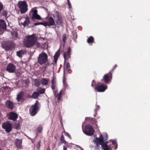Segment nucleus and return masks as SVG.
Listing matches in <instances>:
<instances>
[{"label": "nucleus", "instance_id": "f257e3e1", "mask_svg": "<svg viewBox=\"0 0 150 150\" xmlns=\"http://www.w3.org/2000/svg\"><path fill=\"white\" fill-rule=\"evenodd\" d=\"M37 39L35 35H32L28 36L24 39L23 43L24 45L27 47H29L35 45V46L38 47L40 45V43L36 42Z\"/></svg>", "mask_w": 150, "mask_h": 150}, {"label": "nucleus", "instance_id": "f03ea898", "mask_svg": "<svg viewBox=\"0 0 150 150\" xmlns=\"http://www.w3.org/2000/svg\"><path fill=\"white\" fill-rule=\"evenodd\" d=\"M93 141L94 143H96L97 146L101 145L104 150H111L112 149V148L110 146H108L107 145L108 142L104 143L103 138L102 134H100L99 137H96Z\"/></svg>", "mask_w": 150, "mask_h": 150}, {"label": "nucleus", "instance_id": "7ed1b4c3", "mask_svg": "<svg viewBox=\"0 0 150 150\" xmlns=\"http://www.w3.org/2000/svg\"><path fill=\"white\" fill-rule=\"evenodd\" d=\"M38 63L41 65L45 64L48 62V55L44 52L40 54L38 57Z\"/></svg>", "mask_w": 150, "mask_h": 150}, {"label": "nucleus", "instance_id": "20e7f679", "mask_svg": "<svg viewBox=\"0 0 150 150\" xmlns=\"http://www.w3.org/2000/svg\"><path fill=\"white\" fill-rule=\"evenodd\" d=\"M39 103L38 101H36L35 103L32 105L30 108L29 111L30 113L31 116L35 115L39 110Z\"/></svg>", "mask_w": 150, "mask_h": 150}, {"label": "nucleus", "instance_id": "39448f33", "mask_svg": "<svg viewBox=\"0 0 150 150\" xmlns=\"http://www.w3.org/2000/svg\"><path fill=\"white\" fill-rule=\"evenodd\" d=\"M18 22L25 27L28 25L30 22V18L28 16L18 18Z\"/></svg>", "mask_w": 150, "mask_h": 150}, {"label": "nucleus", "instance_id": "423d86ee", "mask_svg": "<svg viewBox=\"0 0 150 150\" xmlns=\"http://www.w3.org/2000/svg\"><path fill=\"white\" fill-rule=\"evenodd\" d=\"M18 6L20 8L21 13H25L28 10V5L25 1H19L18 3Z\"/></svg>", "mask_w": 150, "mask_h": 150}, {"label": "nucleus", "instance_id": "0eeeda50", "mask_svg": "<svg viewBox=\"0 0 150 150\" xmlns=\"http://www.w3.org/2000/svg\"><path fill=\"white\" fill-rule=\"evenodd\" d=\"M83 132L89 136L92 135L94 131L92 126L90 125H88L85 127V130H84L83 129Z\"/></svg>", "mask_w": 150, "mask_h": 150}, {"label": "nucleus", "instance_id": "6e6552de", "mask_svg": "<svg viewBox=\"0 0 150 150\" xmlns=\"http://www.w3.org/2000/svg\"><path fill=\"white\" fill-rule=\"evenodd\" d=\"M32 13V16L31 17L32 19H36L39 20L41 19L40 16L37 14L38 11L35 8H33L30 11Z\"/></svg>", "mask_w": 150, "mask_h": 150}, {"label": "nucleus", "instance_id": "1a4fd4ad", "mask_svg": "<svg viewBox=\"0 0 150 150\" xmlns=\"http://www.w3.org/2000/svg\"><path fill=\"white\" fill-rule=\"evenodd\" d=\"M107 86L103 84H98L95 88V89L98 92H103L107 88Z\"/></svg>", "mask_w": 150, "mask_h": 150}, {"label": "nucleus", "instance_id": "9d476101", "mask_svg": "<svg viewBox=\"0 0 150 150\" xmlns=\"http://www.w3.org/2000/svg\"><path fill=\"white\" fill-rule=\"evenodd\" d=\"M16 70V66L12 63L8 64L7 66L6 70L10 73L15 72Z\"/></svg>", "mask_w": 150, "mask_h": 150}, {"label": "nucleus", "instance_id": "9b49d317", "mask_svg": "<svg viewBox=\"0 0 150 150\" xmlns=\"http://www.w3.org/2000/svg\"><path fill=\"white\" fill-rule=\"evenodd\" d=\"M2 126L7 132H9L11 130L12 126L11 124L8 122L3 124L2 125Z\"/></svg>", "mask_w": 150, "mask_h": 150}, {"label": "nucleus", "instance_id": "f8f14e48", "mask_svg": "<svg viewBox=\"0 0 150 150\" xmlns=\"http://www.w3.org/2000/svg\"><path fill=\"white\" fill-rule=\"evenodd\" d=\"M53 16L54 18H56L57 20L56 22L57 25H60L62 23V20L61 18L59 16L58 13L57 11L54 12V13L53 14Z\"/></svg>", "mask_w": 150, "mask_h": 150}, {"label": "nucleus", "instance_id": "ddd939ff", "mask_svg": "<svg viewBox=\"0 0 150 150\" xmlns=\"http://www.w3.org/2000/svg\"><path fill=\"white\" fill-rule=\"evenodd\" d=\"M8 116L9 119L13 121L16 120L18 118L17 114L12 112H9L8 115Z\"/></svg>", "mask_w": 150, "mask_h": 150}, {"label": "nucleus", "instance_id": "4468645a", "mask_svg": "<svg viewBox=\"0 0 150 150\" xmlns=\"http://www.w3.org/2000/svg\"><path fill=\"white\" fill-rule=\"evenodd\" d=\"M6 28V25L4 21L0 19V31L5 29Z\"/></svg>", "mask_w": 150, "mask_h": 150}, {"label": "nucleus", "instance_id": "2eb2a0df", "mask_svg": "<svg viewBox=\"0 0 150 150\" xmlns=\"http://www.w3.org/2000/svg\"><path fill=\"white\" fill-rule=\"evenodd\" d=\"M15 144L18 149H21L22 147V141L21 140L16 139L15 141Z\"/></svg>", "mask_w": 150, "mask_h": 150}, {"label": "nucleus", "instance_id": "dca6fc26", "mask_svg": "<svg viewBox=\"0 0 150 150\" xmlns=\"http://www.w3.org/2000/svg\"><path fill=\"white\" fill-rule=\"evenodd\" d=\"M48 24V26L54 25H55V22L53 18L51 17H50L48 18V21L47 22Z\"/></svg>", "mask_w": 150, "mask_h": 150}, {"label": "nucleus", "instance_id": "f3484780", "mask_svg": "<svg viewBox=\"0 0 150 150\" xmlns=\"http://www.w3.org/2000/svg\"><path fill=\"white\" fill-rule=\"evenodd\" d=\"M70 51L71 48L69 47L67 52L64 53V57L65 60L68 59L70 57Z\"/></svg>", "mask_w": 150, "mask_h": 150}, {"label": "nucleus", "instance_id": "a211bd4d", "mask_svg": "<svg viewBox=\"0 0 150 150\" xmlns=\"http://www.w3.org/2000/svg\"><path fill=\"white\" fill-rule=\"evenodd\" d=\"M3 47L6 50H9L11 48V46L9 45L8 43L7 42H4L2 44Z\"/></svg>", "mask_w": 150, "mask_h": 150}, {"label": "nucleus", "instance_id": "6ab92c4d", "mask_svg": "<svg viewBox=\"0 0 150 150\" xmlns=\"http://www.w3.org/2000/svg\"><path fill=\"white\" fill-rule=\"evenodd\" d=\"M5 105L6 107L10 109H13L14 107L13 104L11 102L8 100L6 101Z\"/></svg>", "mask_w": 150, "mask_h": 150}, {"label": "nucleus", "instance_id": "aec40b11", "mask_svg": "<svg viewBox=\"0 0 150 150\" xmlns=\"http://www.w3.org/2000/svg\"><path fill=\"white\" fill-rule=\"evenodd\" d=\"M23 92H20L17 95V99L18 102H21L23 100Z\"/></svg>", "mask_w": 150, "mask_h": 150}, {"label": "nucleus", "instance_id": "412c9836", "mask_svg": "<svg viewBox=\"0 0 150 150\" xmlns=\"http://www.w3.org/2000/svg\"><path fill=\"white\" fill-rule=\"evenodd\" d=\"M50 80L47 79L43 78L41 81L42 84L43 85H47L49 81Z\"/></svg>", "mask_w": 150, "mask_h": 150}, {"label": "nucleus", "instance_id": "4be33fe9", "mask_svg": "<svg viewBox=\"0 0 150 150\" xmlns=\"http://www.w3.org/2000/svg\"><path fill=\"white\" fill-rule=\"evenodd\" d=\"M57 90L55 91V94L56 97H57V99L58 100H60V98L62 93V90H61L59 94L57 93Z\"/></svg>", "mask_w": 150, "mask_h": 150}, {"label": "nucleus", "instance_id": "5701e85b", "mask_svg": "<svg viewBox=\"0 0 150 150\" xmlns=\"http://www.w3.org/2000/svg\"><path fill=\"white\" fill-rule=\"evenodd\" d=\"M60 54V52L59 50H58L55 53L54 57V58L55 63L57 62V60L58 59Z\"/></svg>", "mask_w": 150, "mask_h": 150}, {"label": "nucleus", "instance_id": "b1692460", "mask_svg": "<svg viewBox=\"0 0 150 150\" xmlns=\"http://www.w3.org/2000/svg\"><path fill=\"white\" fill-rule=\"evenodd\" d=\"M11 34L12 36V39L14 40L18 38V33L16 31L11 32Z\"/></svg>", "mask_w": 150, "mask_h": 150}, {"label": "nucleus", "instance_id": "393cba45", "mask_svg": "<svg viewBox=\"0 0 150 150\" xmlns=\"http://www.w3.org/2000/svg\"><path fill=\"white\" fill-rule=\"evenodd\" d=\"M105 82L107 83H108L109 82V77L108 74H105L103 76V78Z\"/></svg>", "mask_w": 150, "mask_h": 150}, {"label": "nucleus", "instance_id": "a878e982", "mask_svg": "<svg viewBox=\"0 0 150 150\" xmlns=\"http://www.w3.org/2000/svg\"><path fill=\"white\" fill-rule=\"evenodd\" d=\"M36 91L38 93H39L42 94L44 93L45 89L43 88H41L38 87L36 89Z\"/></svg>", "mask_w": 150, "mask_h": 150}, {"label": "nucleus", "instance_id": "bb28decb", "mask_svg": "<svg viewBox=\"0 0 150 150\" xmlns=\"http://www.w3.org/2000/svg\"><path fill=\"white\" fill-rule=\"evenodd\" d=\"M52 86L51 88L53 90L55 89L56 85V80L55 79H53L52 81Z\"/></svg>", "mask_w": 150, "mask_h": 150}, {"label": "nucleus", "instance_id": "cd10ccee", "mask_svg": "<svg viewBox=\"0 0 150 150\" xmlns=\"http://www.w3.org/2000/svg\"><path fill=\"white\" fill-rule=\"evenodd\" d=\"M23 53V50L19 51L17 52V54L18 57H22Z\"/></svg>", "mask_w": 150, "mask_h": 150}, {"label": "nucleus", "instance_id": "c85d7f7f", "mask_svg": "<svg viewBox=\"0 0 150 150\" xmlns=\"http://www.w3.org/2000/svg\"><path fill=\"white\" fill-rule=\"evenodd\" d=\"M39 96V94L36 92H34L32 96V97L34 98H37Z\"/></svg>", "mask_w": 150, "mask_h": 150}, {"label": "nucleus", "instance_id": "c756f323", "mask_svg": "<svg viewBox=\"0 0 150 150\" xmlns=\"http://www.w3.org/2000/svg\"><path fill=\"white\" fill-rule=\"evenodd\" d=\"M35 85L36 86H39L40 85V81L39 80L37 79H35Z\"/></svg>", "mask_w": 150, "mask_h": 150}, {"label": "nucleus", "instance_id": "7c9ffc66", "mask_svg": "<svg viewBox=\"0 0 150 150\" xmlns=\"http://www.w3.org/2000/svg\"><path fill=\"white\" fill-rule=\"evenodd\" d=\"M66 70H67L68 71H69L70 70V64L69 63H67L66 65V67L64 68V74L65 71Z\"/></svg>", "mask_w": 150, "mask_h": 150}, {"label": "nucleus", "instance_id": "2f4dec72", "mask_svg": "<svg viewBox=\"0 0 150 150\" xmlns=\"http://www.w3.org/2000/svg\"><path fill=\"white\" fill-rule=\"evenodd\" d=\"M93 38L92 36L90 37L87 40V42L89 43L93 42Z\"/></svg>", "mask_w": 150, "mask_h": 150}, {"label": "nucleus", "instance_id": "473e14b6", "mask_svg": "<svg viewBox=\"0 0 150 150\" xmlns=\"http://www.w3.org/2000/svg\"><path fill=\"white\" fill-rule=\"evenodd\" d=\"M43 129L42 126L40 125H38V130L39 133H40L42 131Z\"/></svg>", "mask_w": 150, "mask_h": 150}, {"label": "nucleus", "instance_id": "72a5a7b5", "mask_svg": "<svg viewBox=\"0 0 150 150\" xmlns=\"http://www.w3.org/2000/svg\"><path fill=\"white\" fill-rule=\"evenodd\" d=\"M25 83L26 84L25 86L26 87H27L28 86V84H29L30 83V81L28 79H26L24 80Z\"/></svg>", "mask_w": 150, "mask_h": 150}, {"label": "nucleus", "instance_id": "f704fd0d", "mask_svg": "<svg viewBox=\"0 0 150 150\" xmlns=\"http://www.w3.org/2000/svg\"><path fill=\"white\" fill-rule=\"evenodd\" d=\"M67 36L66 34H64L62 35V40L64 42H65Z\"/></svg>", "mask_w": 150, "mask_h": 150}, {"label": "nucleus", "instance_id": "c9c22d12", "mask_svg": "<svg viewBox=\"0 0 150 150\" xmlns=\"http://www.w3.org/2000/svg\"><path fill=\"white\" fill-rule=\"evenodd\" d=\"M20 125L19 123H16L15 127L16 129H18L20 128Z\"/></svg>", "mask_w": 150, "mask_h": 150}, {"label": "nucleus", "instance_id": "e433bc0d", "mask_svg": "<svg viewBox=\"0 0 150 150\" xmlns=\"http://www.w3.org/2000/svg\"><path fill=\"white\" fill-rule=\"evenodd\" d=\"M41 25H42L45 27H46L47 26H48V24L47 22H41Z\"/></svg>", "mask_w": 150, "mask_h": 150}, {"label": "nucleus", "instance_id": "4c0bfd02", "mask_svg": "<svg viewBox=\"0 0 150 150\" xmlns=\"http://www.w3.org/2000/svg\"><path fill=\"white\" fill-rule=\"evenodd\" d=\"M64 134L65 136L68 137L70 139H71L70 135L68 132H64Z\"/></svg>", "mask_w": 150, "mask_h": 150}, {"label": "nucleus", "instance_id": "58836bf2", "mask_svg": "<svg viewBox=\"0 0 150 150\" xmlns=\"http://www.w3.org/2000/svg\"><path fill=\"white\" fill-rule=\"evenodd\" d=\"M7 12L6 11H3V15L5 16L6 17L7 16Z\"/></svg>", "mask_w": 150, "mask_h": 150}, {"label": "nucleus", "instance_id": "ea45409f", "mask_svg": "<svg viewBox=\"0 0 150 150\" xmlns=\"http://www.w3.org/2000/svg\"><path fill=\"white\" fill-rule=\"evenodd\" d=\"M64 140H65L64 139V136L63 135H62L61 137L60 141L62 142H63L64 141Z\"/></svg>", "mask_w": 150, "mask_h": 150}, {"label": "nucleus", "instance_id": "a19ab883", "mask_svg": "<svg viewBox=\"0 0 150 150\" xmlns=\"http://www.w3.org/2000/svg\"><path fill=\"white\" fill-rule=\"evenodd\" d=\"M63 85H64V87L67 86V85L66 83H65L64 76V78H63Z\"/></svg>", "mask_w": 150, "mask_h": 150}, {"label": "nucleus", "instance_id": "79ce46f5", "mask_svg": "<svg viewBox=\"0 0 150 150\" xmlns=\"http://www.w3.org/2000/svg\"><path fill=\"white\" fill-rule=\"evenodd\" d=\"M110 141L112 142V144L113 145H115L116 143V141L114 140H110Z\"/></svg>", "mask_w": 150, "mask_h": 150}, {"label": "nucleus", "instance_id": "37998d69", "mask_svg": "<svg viewBox=\"0 0 150 150\" xmlns=\"http://www.w3.org/2000/svg\"><path fill=\"white\" fill-rule=\"evenodd\" d=\"M100 108V106L99 105H96V107L95 110V112H96L98 109Z\"/></svg>", "mask_w": 150, "mask_h": 150}, {"label": "nucleus", "instance_id": "c03bdc74", "mask_svg": "<svg viewBox=\"0 0 150 150\" xmlns=\"http://www.w3.org/2000/svg\"><path fill=\"white\" fill-rule=\"evenodd\" d=\"M41 22H40V23H34V25H41Z\"/></svg>", "mask_w": 150, "mask_h": 150}, {"label": "nucleus", "instance_id": "a18cd8bd", "mask_svg": "<svg viewBox=\"0 0 150 150\" xmlns=\"http://www.w3.org/2000/svg\"><path fill=\"white\" fill-rule=\"evenodd\" d=\"M95 83V81L94 80H93L92 82V84H91V86L92 87H93L94 86V84Z\"/></svg>", "mask_w": 150, "mask_h": 150}, {"label": "nucleus", "instance_id": "49530a36", "mask_svg": "<svg viewBox=\"0 0 150 150\" xmlns=\"http://www.w3.org/2000/svg\"><path fill=\"white\" fill-rule=\"evenodd\" d=\"M117 144H116L115 145V148H114V149L116 150L117 149Z\"/></svg>", "mask_w": 150, "mask_h": 150}, {"label": "nucleus", "instance_id": "de8ad7c7", "mask_svg": "<svg viewBox=\"0 0 150 150\" xmlns=\"http://www.w3.org/2000/svg\"><path fill=\"white\" fill-rule=\"evenodd\" d=\"M40 142H38V143L37 144V147H40Z\"/></svg>", "mask_w": 150, "mask_h": 150}, {"label": "nucleus", "instance_id": "09e8293b", "mask_svg": "<svg viewBox=\"0 0 150 150\" xmlns=\"http://www.w3.org/2000/svg\"><path fill=\"white\" fill-rule=\"evenodd\" d=\"M63 150H67V147L64 146H63Z\"/></svg>", "mask_w": 150, "mask_h": 150}, {"label": "nucleus", "instance_id": "8fccbe9b", "mask_svg": "<svg viewBox=\"0 0 150 150\" xmlns=\"http://www.w3.org/2000/svg\"><path fill=\"white\" fill-rule=\"evenodd\" d=\"M41 46L43 48H46V47L45 46H44V45H41Z\"/></svg>", "mask_w": 150, "mask_h": 150}, {"label": "nucleus", "instance_id": "3c124183", "mask_svg": "<svg viewBox=\"0 0 150 150\" xmlns=\"http://www.w3.org/2000/svg\"><path fill=\"white\" fill-rule=\"evenodd\" d=\"M62 142L65 144H66L67 143V142L65 140L64 141Z\"/></svg>", "mask_w": 150, "mask_h": 150}, {"label": "nucleus", "instance_id": "603ef678", "mask_svg": "<svg viewBox=\"0 0 150 150\" xmlns=\"http://www.w3.org/2000/svg\"><path fill=\"white\" fill-rule=\"evenodd\" d=\"M69 8H71V4H70V5H69Z\"/></svg>", "mask_w": 150, "mask_h": 150}, {"label": "nucleus", "instance_id": "864d4df0", "mask_svg": "<svg viewBox=\"0 0 150 150\" xmlns=\"http://www.w3.org/2000/svg\"><path fill=\"white\" fill-rule=\"evenodd\" d=\"M67 0V2H68V4L69 3H70V1H69V0Z\"/></svg>", "mask_w": 150, "mask_h": 150}, {"label": "nucleus", "instance_id": "5fc2aeb1", "mask_svg": "<svg viewBox=\"0 0 150 150\" xmlns=\"http://www.w3.org/2000/svg\"><path fill=\"white\" fill-rule=\"evenodd\" d=\"M68 5H70L71 4V3H70V2L68 3Z\"/></svg>", "mask_w": 150, "mask_h": 150}, {"label": "nucleus", "instance_id": "6e6d98bb", "mask_svg": "<svg viewBox=\"0 0 150 150\" xmlns=\"http://www.w3.org/2000/svg\"><path fill=\"white\" fill-rule=\"evenodd\" d=\"M106 136H107V137H107V138H106V139H107L108 136H107V134H106Z\"/></svg>", "mask_w": 150, "mask_h": 150}, {"label": "nucleus", "instance_id": "4d7b16f0", "mask_svg": "<svg viewBox=\"0 0 150 150\" xmlns=\"http://www.w3.org/2000/svg\"><path fill=\"white\" fill-rule=\"evenodd\" d=\"M116 65H115V67H114V68H115L116 67Z\"/></svg>", "mask_w": 150, "mask_h": 150}, {"label": "nucleus", "instance_id": "13d9d810", "mask_svg": "<svg viewBox=\"0 0 150 150\" xmlns=\"http://www.w3.org/2000/svg\"><path fill=\"white\" fill-rule=\"evenodd\" d=\"M0 150H2V149H1V148H0Z\"/></svg>", "mask_w": 150, "mask_h": 150}, {"label": "nucleus", "instance_id": "bf43d9fd", "mask_svg": "<svg viewBox=\"0 0 150 150\" xmlns=\"http://www.w3.org/2000/svg\"><path fill=\"white\" fill-rule=\"evenodd\" d=\"M46 67H45V68H46Z\"/></svg>", "mask_w": 150, "mask_h": 150}, {"label": "nucleus", "instance_id": "052dcab7", "mask_svg": "<svg viewBox=\"0 0 150 150\" xmlns=\"http://www.w3.org/2000/svg\"><path fill=\"white\" fill-rule=\"evenodd\" d=\"M86 118H86V119H86Z\"/></svg>", "mask_w": 150, "mask_h": 150}]
</instances>
